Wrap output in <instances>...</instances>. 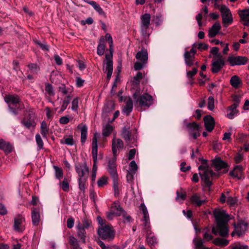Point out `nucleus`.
I'll list each match as a JSON object with an SVG mask.
<instances>
[{
    "label": "nucleus",
    "instance_id": "79ce46f5",
    "mask_svg": "<svg viewBox=\"0 0 249 249\" xmlns=\"http://www.w3.org/2000/svg\"><path fill=\"white\" fill-rule=\"evenodd\" d=\"M41 130L40 132L42 134L43 138H46L47 137V134L48 132V127L47 126V124L44 122L43 121L41 124Z\"/></svg>",
    "mask_w": 249,
    "mask_h": 249
},
{
    "label": "nucleus",
    "instance_id": "49530a36",
    "mask_svg": "<svg viewBox=\"0 0 249 249\" xmlns=\"http://www.w3.org/2000/svg\"><path fill=\"white\" fill-rule=\"evenodd\" d=\"M53 168L55 171V178L60 180L63 176L62 170L57 166H53Z\"/></svg>",
    "mask_w": 249,
    "mask_h": 249
},
{
    "label": "nucleus",
    "instance_id": "bf43d9fd",
    "mask_svg": "<svg viewBox=\"0 0 249 249\" xmlns=\"http://www.w3.org/2000/svg\"><path fill=\"white\" fill-rule=\"evenodd\" d=\"M135 174V173L132 172L131 171H127V173L126 175V179L127 182L129 183H132L134 179V176Z\"/></svg>",
    "mask_w": 249,
    "mask_h": 249
},
{
    "label": "nucleus",
    "instance_id": "423d86ee",
    "mask_svg": "<svg viewBox=\"0 0 249 249\" xmlns=\"http://www.w3.org/2000/svg\"><path fill=\"white\" fill-rule=\"evenodd\" d=\"M133 98L141 107H149L153 103L152 97L147 93L139 96V93L136 91L133 94Z\"/></svg>",
    "mask_w": 249,
    "mask_h": 249
},
{
    "label": "nucleus",
    "instance_id": "dca6fc26",
    "mask_svg": "<svg viewBox=\"0 0 249 249\" xmlns=\"http://www.w3.org/2000/svg\"><path fill=\"white\" fill-rule=\"evenodd\" d=\"M121 136L128 145L130 144V141L133 140V142H134L136 140V138L134 136L131 137V132L129 130V127L124 126L123 127Z\"/></svg>",
    "mask_w": 249,
    "mask_h": 249
},
{
    "label": "nucleus",
    "instance_id": "5fc2aeb1",
    "mask_svg": "<svg viewBox=\"0 0 249 249\" xmlns=\"http://www.w3.org/2000/svg\"><path fill=\"white\" fill-rule=\"evenodd\" d=\"M87 178H78L79 188L80 190L84 191L85 189V183Z\"/></svg>",
    "mask_w": 249,
    "mask_h": 249
},
{
    "label": "nucleus",
    "instance_id": "6ab92c4d",
    "mask_svg": "<svg viewBox=\"0 0 249 249\" xmlns=\"http://www.w3.org/2000/svg\"><path fill=\"white\" fill-rule=\"evenodd\" d=\"M204 121L206 129L209 132H211L214 127V119L212 116L207 115L204 118Z\"/></svg>",
    "mask_w": 249,
    "mask_h": 249
},
{
    "label": "nucleus",
    "instance_id": "473e14b6",
    "mask_svg": "<svg viewBox=\"0 0 249 249\" xmlns=\"http://www.w3.org/2000/svg\"><path fill=\"white\" fill-rule=\"evenodd\" d=\"M237 107H233L231 105L228 109V113L227 114V117L230 119H233L238 113V110L237 109Z\"/></svg>",
    "mask_w": 249,
    "mask_h": 249
},
{
    "label": "nucleus",
    "instance_id": "0eeeda50",
    "mask_svg": "<svg viewBox=\"0 0 249 249\" xmlns=\"http://www.w3.org/2000/svg\"><path fill=\"white\" fill-rule=\"evenodd\" d=\"M98 234L103 240L111 241L115 235L114 231L112 228L109 226L105 225L99 227L97 231Z\"/></svg>",
    "mask_w": 249,
    "mask_h": 249
},
{
    "label": "nucleus",
    "instance_id": "f3484780",
    "mask_svg": "<svg viewBox=\"0 0 249 249\" xmlns=\"http://www.w3.org/2000/svg\"><path fill=\"white\" fill-rule=\"evenodd\" d=\"M243 169L241 165H236L233 169L230 172V175L233 178H237L240 180L243 178Z\"/></svg>",
    "mask_w": 249,
    "mask_h": 249
},
{
    "label": "nucleus",
    "instance_id": "20e7f679",
    "mask_svg": "<svg viewBox=\"0 0 249 249\" xmlns=\"http://www.w3.org/2000/svg\"><path fill=\"white\" fill-rule=\"evenodd\" d=\"M136 58L138 61L134 64V70L138 71L143 69L147 62L148 60V53L146 49L142 48L141 51H139L136 55Z\"/></svg>",
    "mask_w": 249,
    "mask_h": 249
},
{
    "label": "nucleus",
    "instance_id": "de8ad7c7",
    "mask_svg": "<svg viewBox=\"0 0 249 249\" xmlns=\"http://www.w3.org/2000/svg\"><path fill=\"white\" fill-rule=\"evenodd\" d=\"M69 242L73 247L74 249H77L79 247L77 239L73 236L69 237Z\"/></svg>",
    "mask_w": 249,
    "mask_h": 249
},
{
    "label": "nucleus",
    "instance_id": "f257e3e1",
    "mask_svg": "<svg viewBox=\"0 0 249 249\" xmlns=\"http://www.w3.org/2000/svg\"><path fill=\"white\" fill-rule=\"evenodd\" d=\"M213 214L217 222L216 228H213L212 232L215 235L219 234L221 236L226 237L228 235L229 229L227 223L229 220V215L223 210L215 209Z\"/></svg>",
    "mask_w": 249,
    "mask_h": 249
},
{
    "label": "nucleus",
    "instance_id": "4c0bfd02",
    "mask_svg": "<svg viewBox=\"0 0 249 249\" xmlns=\"http://www.w3.org/2000/svg\"><path fill=\"white\" fill-rule=\"evenodd\" d=\"M113 130L112 126L109 124H107L103 127L102 134L104 137H108L112 133Z\"/></svg>",
    "mask_w": 249,
    "mask_h": 249
},
{
    "label": "nucleus",
    "instance_id": "864d4df0",
    "mask_svg": "<svg viewBox=\"0 0 249 249\" xmlns=\"http://www.w3.org/2000/svg\"><path fill=\"white\" fill-rule=\"evenodd\" d=\"M61 143H65L68 145H73L74 144V142L72 137H69L64 138V140L61 141Z\"/></svg>",
    "mask_w": 249,
    "mask_h": 249
},
{
    "label": "nucleus",
    "instance_id": "2f4dec72",
    "mask_svg": "<svg viewBox=\"0 0 249 249\" xmlns=\"http://www.w3.org/2000/svg\"><path fill=\"white\" fill-rule=\"evenodd\" d=\"M132 108H133L132 101L130 98H128L126 100L125 105L123 109V111L127 116H128V115H129L130 113L132 111Z\"/></svg>",
    "mask_w": 249,
    "mask_h": 249
},
{
    "label": "nucleus",
    "instance_id": "cd10ccee",
    "mask_svg": "<svg viewBox=\"0 0 249 249\" xmlns=\"http://www.w3.org/2000/svg\"><path fill=\"white\" fill-rule=\"evenodd\" d=\"M116 212H114L116 216L122 215L125 221L130 222L131 217L127 214L123 209L120 206V205L116 206Z\"/></svg>",
    "mask_w": 249,
    "mask_h": 249
},
{
    "label": "nucleus",
    "instance_id": "f03ea898",
    "mask_svg": "<svg viewBox=\"0 0 249 249\" xmlns=\"http://www.w3.org/2000/svg\"><path fill=\"white\" fill-rule=\"evenodd\" d=\"M201 164L198 167L199 171V174L201 177V179L204 182L207 186H210L212 185L211 179L217 178L219 175L214 173L212 170L209 168L207 165V160L203 159H200Z\"/></svg>",
    "mask_w": 249,
    "mask_h": 249
},
{
    "label": "nucleus",
    "instance_id": "6e6552de",
    "mask_svg": "<svg viewBox=\"0 0 249 249\" xmlns=\"http://www.w3.org/2000/svg\"><path fill=\"white\" fill-rule=\"evenodd\" d=\"M75 169L78 175V178H88L89 170L86 163L77 162L74 165Z\"/></svg>",
    "mask_w": 249,
    "mask_h": 249
},
{
    "label": "nucleus",
    "instance_id": "a878e982",
    "mask_svg": "<svg viewBox=\"0 0 249 249\" xmlns=\"http://www.w3.org/2000/svg\"><path fill=\"white\" fill-rule=\"evenodd\" d=\"M76 229L77 230V236L79 238H80L83 243H85L86 242V232L85 231V229L82 225L80 222L78 223V225L76 226Z\"/></svg>",
    "mask_w": 249,
    "mask_h": 249
},
{
    "label": "nucleus",
    "instance_id": "4d7b16f0",
    "mask_svg": "<svg viewBox=\"0 0 249 249\" xmlns=\"http://www.w3.org/2000/svg\"><path fill=\"white\" fill-rule=\"evenodd\" d=\"M214 98L213 96H210L208 98V108L210 110H212L214 109Z\"/></svg>",
    "mask_w": 249,
    "mask_h": 249
},
{
    "label": "nucleus",
    "instance_id": "09e8293b",
    "mask_svg": "<svg viewBox=\"0 0 249 249\" xmlns=\"http://www.w3.org/2000/svg\"><path fill=\"white\" fill-rule=\"evenodd\" d=\"M36 140L39 150L42 149L43 147L44 144L41 138V136L39 134H36Z\"/></svg>",
    "mask_w": 249,
    "mask_h": 249
},
{
    "label": "nucleus",
    "instance_id": "c756f323",
    "mask_svg": "<svg viewBox=\"0 0 249 249\" xmlns=\"http://www.w3.org/2000/svg\"><path fill=\"white\" fill-rule=\"evenodd\" d=\"M212 166L217 171H219L221 169L226 168L227 164L220 159H216L213 161Z\"/></svg>",
    "mask_w": 249,
    "mask_h": 249
},
{
    "label": "nucleus",
    "instance_id": "603ef678",
    "mask_svg": "<svg viewBox=\"0 0 249 249\" xmlns=\"http://www.w3.org/2000/svg\"><path fill=\"white\" fill-rule=\"evenodd\" d=\"M106 39L108 41L109 44V51L110 53H113V40L111 36L109 34H107L105 36Z\"/></svg>",
    "mask_w": 249,
    "mask_h": 249
},
{
    "label": "nucleus",
    "instance_id": "bb28decb",
    "mask_svg": "<svg viewBox=\"0 0 249 249\" xmlns=\"http://www.w3.org/2000/svg\"><path fill=\"white\" fill-rule=\"evenodd\" d=\"M32 220L34 226H38L40 220V215L39 211L36 209L32 210Z\"/></svg>",
    "mask_w": 249,
    "mask_h": 249
},
{
    "label": "nucleus",
    "instance_id": "5701e85b",
    "mask_svg": "<svg viewBox=\"0 0 249 249\" xmlns=\"http://www.w3.org/2000/svg\"><path fill=\"white\" fill-rule=\"evenodd\" d=\"M247 224L244 221H240L237 225H235V230L238 235H242L247 230Z\"/></svg>",
    "mask_w": 249,
    "mask_h": 249
},
{
    "label": "nucleus",
    "instance_id": "f704fd0d",
    "mask_svg": "<svg viewBox=\"0 0 249 249\" xmlns=\"http://www.w3.org/2000/svg\"><path fill=\"white\" fill-rule=\"evenodd\" d=\"M230 83L233 88L237 89L241 84V82L237 76L234 75L231 77Z\"/></svg>",
    "mask_w": 249,
    "mask_h": 249
},
{
    "label": "nucleus",
    "instance_id": "9d476101",
    "mask_svg": "<svg viewBox=\"0 0 249 249\" xmlns=\"http://www.w3.org/2000/svg\"><path fill=\"white\" fill-rule=\"evenodd\" d=\"M145 230L146 232V237L147 242L148 245L151 248H153V247H155L158 244L157 239L155 237L154 233L151 231L150 226L145 227Z\"/></svg>",
    "mask_w": 249,
    "mask_h": 249
},
{
    "label": "nucleus",
    "instance_id": "3c124183",
    "mask_svg": "<svg viewBox=\"0 0 249 249\" xmlns=\"http://www.w3.org/2000/svg\"><path fill=\"white\" fill-rule=\"evenodd\" d=\"M107 178L106 177L103 176L98 179L97 183L99 187H102L106 185L107 184Z\"/></svg>",
    "mask_w": 249,
    "mask_h": 249
},
{
    "label": "nucleus",
    "instance_id": "8fccbe9b",
    "mask_svg": "<svg viewBox=\"0 0 249 249\" xmlns=\"http://www.w3.org/2000/svg\"><path fill=\"white\" fill-rule=\"evenodd\" d=\"M45 90L50 96H53L54 92L52 85L48 83L45 85Z\"/></svg>",
    "mask_w": 249,
    "mask_h": 249
},
{
    "label": "nucleus",
    "instance_id": "1a4fd4ad",
    "mask_svg": "<svg viewBox=\"0 0 249 249\" xmlns=\"http://www.w3.org/2000/svg\"><path fill=\"white\" fill-rule=\"evenodd\" d=\"M228 61L231 66L244 65L247 63L248 58L245 56L231 55L229 56Z\"/></svg>",
    "mask_w": 249,
    "mask_h": 249
},
{
    "label": "nucleus",
    "instance_id": "a211bd4d",
    "mask_svg": "<svg viewBox=\"0 0 249 249\" xmlns=\"http://www.w3.org/2000/svg\"><path fill=\"white\" fill-rule=\"evenodd\" d=\"M116 159V157H114L112 160H110L108 161V171L113 178L115 179H116L117 178L116 164L115 163Z\"/></svg>",
    "mask_w": 249,
    "mask_h": 249
},
{
    "label": "nucleus",
    "instance_id": "7c9ffc66",
    "mask_svg": "<svg viewBox=\"0 0 249 249\" xmlns=\"http://www.w3.org/2000/svg\"><path fill=\"white\" fill-rule=\"evenodd\" d=\"M140 207L143 215V221H144V224L145 227H147V226H150V220L149 214L145 205H144V203H142L141 204Z\"/></svg>",
    "mask_w": 249,
    "mask_h": 249
},
{
    "label": "nucleus",
    "instance_id": "c9c22d12",
    "mask_svg": "<svg viewBox=\"0 0 249 249\" xmlns=\"http://www.w3.org/2000/svg\"><path fill=\"white\" fill-rule=\"evenodd\" d=\"M229 242L228 240L216 238L213 240V243L216 246L224 247L228 245Z\"/></svg>",
    "mask_w": 249,
    "mask_h": 249
},
{
    "label": "nucleus",
    "instance_id": "ea45409f",
    "mask_svg": "<svg viewBox=\"0 0 249 249\" xmlns=\"http://www.w3.org/2000/svg\"><path fill=\"white\" fill-rule=\"evenodd\" d=\"M177 196L176 199L179 201L180 200L183 201L186 198V194L184 192L182 188L179 190H177L176 192Z\"/></svg>",
    "mask_w": 249,
    "mask_h": 249
},
{
    "label": "nucleus",
    "instance_id": "e2e57ef3",
    "mask_svg": "<svg viewBox=\"0 0 249 249\" xmlns=\"http://www.w3.org/2000/svg\"><path fill=\"white\" fill-rule=\"evenodd\" d=\"M62 188L64 191L68 192L69 190V184L67 179L65 178L62 182Z\"/></svg>",
    "mask_w": 249,
    "mask_h": 249
},
{
    "label": "nucleus",
    "instance_id": "aec40b11",
    "mask_svg": "<svg viewBox=\"0 0 249 249\" xmlns=\"http://www.w3.org/2000/svg\"><path fill=\"white\" fill-rule=\"evenodd\" d=\"M0 150H2L6 154L11 153L13 150V145L6 142L3 139H0Z\"/></svg>",
    "mask_w": 249,
    "mask_h": 249
},
{
    "label": "nucleus",
    "instance_id": "6e6d98bb",
    "mask_svg": "<svg viewBox=\"0 0 249 249\" xmlns=\"http://www.w3.org/2000/svg\"><path fill=\"white\" fill-rule=\"evenodd\" d=\"M142 77V74L141 72H138L136 75L134 77L132 82L135 85H139L140 83V80Z\"/></svg>",
    "mask_w": 249,
    "mask_h": 249
},
{
    "label": "nucleus",
    "instance_id": "72a5a7b5",
    "mask_svg": "<svg viewBox=\"0 0 249 249\" xmlns=\"http://www.w3.org/2000/svg\"><path fill=\"white\" fill-rule=\"evenodd\" d=\"M185 63L187 66L191 67L194 64L195 56L190 55V53L185 52L184 54Z\"/></svg>",
    "mask_w": 249,
    "mask_h": 249
},
{
    "label": "nucleus",
    "instance_id": "0e129e2a",
    "mask_svg": "<svg viewBox=\"0 0 249 249\" xmlns=\"http://www.w3.org/2000/svg\"><path fill=\"white\" fill-rule=\"evenodd\" d=\"M97 152H98V146H92V155L93 161H95V160H97Z\"/></svg>",
    "mask_w": 249,
    "mask_h": 249
},
{
    "label": "nucleus",
    "instance_id": "4468645a",
    "mask_svg": "<svg viewBox=\"0 0 249 249\" xmlns=\"http://www.w3.org/2000/svg\"><path fill=\"white\" fill-rule=\"evenodd\" d=\"M25 218L21 215H18L15 218L14 229L15 231L21 232L24 229V223L25 222Z\"/></svg>",
    "mask_w": 249,
    "mask_h": 249
},
{
    "label": "nucleus",
    "instance_id": "7ed1b4c3",
    "mask_svg": "<svg viewBox=\"0 0 249 249\" xmlns=\"http://www.w3.org/2000/svg\"><path fill=\"white\" fill-rule=\"evenodd\" d=\"M215 5L221 12L223 26L227 27L231 25L233 22V18L230 9L225 5L215 4Z\"/></svg>",
    "mask_w": 249,
    "mask_h": 249
},
{
    "label": "nucleus",
    "instance_id": "338daca9",
    "mask_svg": "<svg viewBox=\"0 0 249 249\" xmlns=\"http://www.w3.org/2000/svg\"><path fill=\"white\" fill-rule=\"evenodd\" d=\"M78 107V99L77 98H74L71 103V109L73 111L77 110Z\"/></svg>",
    "mask_w": 249,
    "mask_h": 249
},
{
    "label": "nucleus",
    "instance_id": "9b49d317",
    "mask_svg": "<svg viewBox=\"0 0 249 249\" xmlns=\"http://www.w3.org/2000/svg\"><path fill=\"white\" fill-rule=\"evenodd\" d=\"M124 148V142L122 140L114 137L112 141V151L113 156L116 157L119 151Z\"/></svg>",
    "mask_w": 249,
    "mask_h": 249
},
{
    "label": "nucleus",
    "instance_id": "f8f14e48",
    "mask_svg": "<svg viewBox=\"0 0 249 249\" xmlns=\"http://www.w3.org/2000/svg\"><path fill=\"white\" fill-rule=\"evenodd\" d=\"M21 124L24 127L29 129H34L36 125L34 115L29 114L22 120Z\"/></svg>",
    "mask_w": 249,
    "mask_h": 249
},
{
    "label": "nucleus",
    "instance_id": "b1692460",
    "mask_svg": "<svg viewBox=\"0 0 249 249\" xmlns=\"http://www.w3.org/2000/svg\"><path fill=\"white\" fill-rule=\"evenodd\" d=\"M206 201L205 199H201L200 196L196 194H193L190 198V202L196 207H200Z\"/></svg>",
    "mask_w": 249,
    "mask_h": 249
},
{
    "label": "nucleus",
    "instance_id": "37998d69",
    "mask_svg": "<svg viewBox=\"0 0 249 249\" xmlns=\"http://www.w3.org/2000/svg\"><path fill=\"white\" fill-rule=\"evenodd\" d=\"M71 100V97L70 96H67L64 101H63L60 110L59 111V112H63L66 108L68 106V105L69 104L70 101Z\"/></svg>",
    "mask_w": 249,
    "mask_h": 249
},
{
    "label": "nucleus",
    "instance_id": "ddd939ff",
    "mask_svg": "<svg viewBox=\"0 0 249 249\" xmlns=\"http://www.w3.org/2000/svg\"><path fill=\"white\" fill-rule=\"evenodd\" d=\"M113 53H110V55H106V72L107 73V79H110L111 77L113 71V62L112 60Z\"/></svg>",
    "mask_w": 249,
    "mask_h": 249
},
{
    "label": "nucleus",
    "instance_id": "39448f33",
    "mask_svg": "<svg viewBox=\"0 0 249 249\" xmlns=\"http://www.w3.org/2000/svg\"><path fill=\"white\" fill-rule=\"evenodd\" d=\"M151 15L148 13H145L140 17V31L142 35L146 37L149 36L148 30L150 26Z\"/></svg>",
    "mask_w": 249,
    "mask_h": 249
},
{
    "label": "nucleus",
    "instance_id": "774afa93",
    "mask_svg": "<svg viewBox=\"0 0 249 249\" xmlns=\"http://www.w3.org/2000/svg\"><path fill=\"white\" fill-rule=\"evenodd\" d=\"M113 189L114 191L115 196H118L119 195V187L117 181V178H113Z\"/></svg>",
    "mask_w": 249,
    "mask_h": 249
},
{
    "label": "nucleus",
    "instance_id": "c03bdc74",
    "mask_svg": "<svg viewBox=\"0 0 249 249\" xmlns=\"http://www.w3.org/2000/svg\"><path fill=\"white\" fill-rule=\"evenodd\" d=\"M186 126L190 133L194 132V131L199 130L198 125L194 122L188 124Z\"/></svg>",
    "mask_w": 249,
    "mask_h": 249
},
{
    "label": "nucleus",
    "instance_id": "052dcab7",
    "mask_svg": "<svg viewBox=\"0 0 249 249\" xmlns=\"http://www.w3.org/2000/svg\"><path fill=\"white\" fill-rule=\"evenodd\" d=\"M129 169L128 171H131L132 172L135 173L137 171L138 166L134 160H132L130 162L129 164Z\"/></svg>",
    "mask_w": 249,
    "mask_h": 249
},
{
    "label": "nucleus",
    "instance_id": "4be33fe9",
    "mask_svg": "<svg viewBox=\"0 0 249 249\" xmlns=\"http://www.w3.org/2000/svg\"><path fill=\"white\" fill-rule=\"evenodd\" d=\"M238 14L241 18L243 24L249 26V9L240 10Z\"/></svg>",
    "mask_w": 249,
    "mask_h": 249
},
{
    "label": "nucleus",
    "instance_id": "69168bd1",
    "mask_svg": "<svg viewBox=\"0 0 249 249\" xmlns=\"http://www.w3.org/2000/svg\"><path fill=\"white\" fill-rule=\"evenodd\" d=\"M197 72V70L196 68H194L192 71H187V76L191 79L193 78V76H195Z\"/></svg>",
    "mask_w": 249,
    "mask_h": 249
},
{
    "label": "nucleus",
    "instance_id": "58836bf2",
    "mask_svg": "<svg viewBox=\"0 0 249 249\" xmlns=\"http://www.w3.org/2000/svg\"><path fill=\"white\" fill-rule=\"evenodd\" d=\"M106 46L105 44L104 40H100L99 44L98 45L97 48V53L100 55H103L105 53V50L106 49Z\"/></svg>",
    "mask_w": 249,
    "mask_h": 249
},
{
    "label": "nucleus",
    "instance_id": "13d9d810",
    "mask_svg": "<svg viewBox=\"0 0 249 249\" xmlns=\"http://www.w3.org/2000/svg\"><path fill=\"white\" fill-rule=\"evenodd\" d=\"M193 46L196 47L197 49L201 51L207 50L209 47L208 45L203 43H200L197 44H194Z\"/></svg>",
    "mask_w": 249,
    "mask_h": 249
},
{
    "label": "nucleus",
    "instance_id": "c85d7f7f",
    "mask_svg": "<svg viewBox=\"0 0 249 249\" xmlns=\"http://www.w3.org/2000/svg\"><path fill=\"white\" fill-rule=\"evenodd\" d=\"M77 128L81 130V142L84 143L87 139L88 127L85 124H80L77 126Z\"/></svg>",
    "mask_w": 249,
    "mask_h": 249
},
{
    "label": "nucleus",
    "instance_id": "393cba45",
    "mask_svg": "<svg viewBox=\"0 0 249 249\" xmlns=\"http://www.w3.org/2000/svg\"><path fill=\"white\" fill-rule=\"evenodd\" d=\"M221 27L219 23L215 22L212 27L209 30L208 36L209 37H214L219 32Z\"/></svg>",
    "mask_w": 249,
    "mask_h": 249
},
{
    "label": "nucleus",
    "instance_id": "a18cd8bd",
    "mask_svg": "<svg viewBox=\"0 0 249 249\" xmlns=\"http://www.w3.org/2000/svg\"><path fill=\"white\" fill-rule=\"evenodd\" d=\"M163 19L164 18L162 15L160 14L156 15L154 17L153 21L155 22L156 25L158 26L162 23Z\"/></svg>",
    "mask_w": 249,
    "mask_h": 249
},
{
    "label": "nucleus",
    "instance_id": "680f3d73",
    "mask_svg": "<svg viewBox=\"0 0 249 249\" xmlns=\"http://www.w3.org/2000/svg\"><path fill=\"white\" fill-rule=\"evenodd\" d=\"M240 98L241 97L237 95H234L232 96V99L234 103L232 105L233 106V107H238L240 102Z\"/></svg>",
    "mask_w": 249,
    "mask_h": 249
},
{
    "label": "nucleus",
    "instance_id": "2eb2a0df",
    "mask_svg": "<svg viewBox=\"0 0 249 249\" xmlns=\"http://www.w3.org/2000/svg\"><path fill=\"white\" fill-rule=\"evenodd\" d=\"M220 58L214 61L212 64V71L213 73H217L225 65V61L221 55Z\"/></svg>",
    "mask_w": 249,
    "mask_h": 249
},
{
    "label": "nucleus",
    "instance_id": "412c9836",
    "mask_svg": "<svg viewBox=\"0 0 249 249\" xmlns=\"http://www.w3.org/2000/svg\"><path fill=\"white\" fill-rule=\"evenodd\" d=\"M5 102L10 105L11 104L13 105H16L20 102V99L19 96L17 95H7L4 97Z\"/></svg>",
    "mask_w": 249,
    "mask_h": 249
},
{
    "label": "nucleus",
    "instance_id": "a19ab883",
    "mask_svg": "<svg viewBox=\"0 0 249 249\" xmlns=\"http://www.w3.org/2000/svg\"><path fill=\"white\" fill-rule=\"evenodd\" d=\"M194 242L195 245V249H209L204 245V242L202 239H194Z\"/></svg>",
    "mask_w": 249,
    "mask_h": 249
},
{
    "label": "nucleus",
    "instance_id": "e433bc0d",
    "mask_svg": "<svg viewBox=\"0 0 249 249\" xmlns=\"http://www.w3.org/2000/svg\"><path fill=\"white\" fill-rule=\"evenodd\" d=\"M28 67L29 71L33 74H37L40 71V68L36 64L31 63Z\"/></svg>",
    "mask_w": 249,
    "mask_h": 249
}]
</instances>
